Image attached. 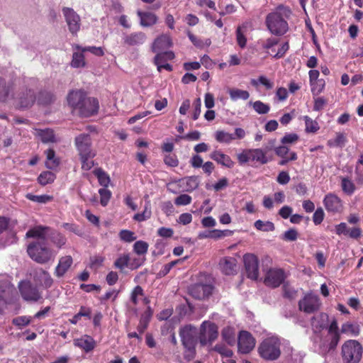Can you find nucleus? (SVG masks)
<instances>
[{
	"mask_svg": "<svg viewBox=\"0 0 363 363\" xmlns=\"http://www.w3.org/2000/svg\"><path fill=\"white\" fill-rule=\"evenodd\" d=\"M67 102L72 108L77 109L82 117L96 114L99 108L98 100L86 97V93L81 89L71 91L67 95Z\"/></svg>",
	"mask_w": 363,
	"mask_h": 363,
	"instance_id": "nucleus-1",
	"label": "nucleus"
},
{
	"mask_svg": "<svg viewBox=\"0 0 363 363\" xmlns=\"http://www.w3.org/2000/svg\"><path fill=\"white\" fill-rule=\"evenodd\" d=\"M289 8L279 6L276 11L269 13L266 17L265 23L269 31L275 35L281 36L289 30L286 20L291 15Z\"/></svg>",
	"mask_w": 363,
	"mask_h": 363,
	"instance_id": "nucleus-2",
	"label": "nucleus"
},
{
	"mask_svg": "<svg viewBox=\"0 0 363 363\" xmlns=\"http://www.w3.org/2000/svg\"><path fill=\"white\" fill-rule=\"evenodd\" d=\"M29 257L35 262L44 264L54 261L57 252L53 250L45 241H34L27 247Z\"/></svg>",
	"mask_w": 363,
	"mask_h": 363,
	"instance_id": "nucleus-3",
	"label": "nucleus"
},
{
	"mask_svg": "<svg viewBox=\"0 0 363 363\" xmlns=\"http://www.w3.org/2000/svg\"><path fill=\"white\" fill-rule=\"evenodd\" d=\"M179 335L182 344L186 349L185 357L188 359H191L195 355V346L198 335L197 329L191 325H188L180 329Z\"/></svg>",
	"mask_w": 363,
	"mask_h": 363,
	"instance_id": "nucleus-4",
	"label": "nucleus"
},
{
	"mask_svg": "<svg viewBox=\"0 0 363 363\" xmlns=\"http://www.w3.org/2000/svg\"><path fill=\"white\" fill-rule=\"evenodd\" d=\"M258 350L262 358L267 360L277 359L281 354L279 338L277 336H271L264 339Z\"/></svg>",
	"mask_w": 363,
	"mask_h": 363,
	"instance_id": "nucleus-5",
	"label": "nucleus"
},
{
	"mask_svg": "<svg viewBox=\"0 0 363 363\" xmlns=\"http://www.w3.org/2000/svg\"><path fill=\"white\" fill-rule=\"evenodd\" d=\"M362 352V345L354 340H347L342 346V357L345 363H359Z\"/></svg>",
	"mask_w": 363,
	"mask_h": 363,
	"instance_id": "nucleus-6",
	"label": "nucleus"
},
{
	"mask_svg": "<svg viewBox=\"0 0 363 363\" xmlns=\"http://www.w3.org/2000/svg\"><path fill=\"white\" fill-rule=\"evenodd\" d=\"M237 158L241 165L250 162L264 164L269 161L267 151L262 148L245 149L238 154Z\"/></svg>",
	"mask_w": 363,
	"mask_h": 363,
	"instance_id": "nucleus-7",
	"label": "nucleus"
},
{
	"mask_svg": "<svg viewBox=\"0 0 363 363\" xmlns=\"http://www.w3.org/2000/svg\"><path fill=\"white\" fill-rule=\"evenodd\" d=\"M218 327L215 323L204 321L201 325L200 333L199 336L200 344L202 346L211 345V343L218 337Z\"/></svg>",
	"mask_w": 363,
	"mask_h": 363,
	"instance_id": "nucleus-8",
	"label": "nucleus"
},
{
	"mask_svg": "<svg viewBox=\"0 0 363 363\" xmlns=\"http://www.w3.org/2000/svg\"><path fill=\"white\" fill-rule=\"evenodd\" d=\"M18 289L25 301L35 302L41 298V294L38 289L29 281H21L18 284Z\"/></svg>",
	"mask_w": 363,
	"mask_h": 363,
	"instance_id": "nucleus-9",
	"label": "nucleus"
},
{
	"mask_svg": "<svg viewBox=\"0 0 363 363\" xmlns=\"http://www.w3.org/2000/svg\"><path fill=\"white\" fill-rule=\"evenodd\" d=\"M244 266L248 278L256 280L259 277V260L254 254L243 256Z\"/></svg>",
	"mask_w": 363,
	"mask_h": 363,
	"instance_id": "nucleus-10",
	"label": "nucleus"
},
{
	"mask_svg": "<svg viewBox=\"0 0 363 363\" xmlns=\"http://www.w3.org/2000/svg\"><path fill=\"white\" fill-rule=\"evenodd\" d=\"M328 333L327 340L323 345V352L335 349L340 340L337 323L335 320H333L330 324Z\"/></svg>",
	"mask_w": 363,
	"mask_h": 363,
	"instance_id": "nucleus-11",
	"label": "nucleus"
},
{
	"mask_svg": "<svg viewBox=\"0 0 363 363\" xmlns=\"http://www.w3.org/2000/svg\"><path fill=\"white\" fill-rule=\"evenodd\" d=\"M62 13L67 24L69 30L72 34H77L80 29V16L71 8L64 7Z\"/></svg>",
	"mask_w": 363,
	"mask_h": 363,
	"instance_id": "nucleus-12",
	"label": "nucleus"
},
{
	"mask_svg": "<svg viewBox=\"0 0 363 363\" xmlns=\"http://www.w3.org/2000/svg\"><path fill=\"white\" fill-rule=\"evenodd\" d=\"M16 293L15 288L8 280H4L0 284V313L4 307L13 300Z\"/></svg>",
	"mask_w": 363,
	"mask_h": 363,
	"instance_id": "nucleus-13",
	"label": "nucleus"
},
{
	"mask_svg": "<svg viewBox=\"0 0 363 363\" xmlns=\"http://www.w3.org/2000/svg\"><path fill=\"white\" fill-rule=\"evenodd\" d=\"M320 306L318 296L312 293L306 294L298 303L299 309L307 313H311L318 310Z\"/></svg>",
	"mask_w": 363,
	"mask_h": 363,
	"instance_id": "nucleus-14",
	"label": "nucleus"
},
{
	"mask_svg": "<svg viewBox=\"0 0 363 363\" xmlns=\"http://www.w3.org/2000/svg\"><path fill=\"white\" fill-rule=\"evenodd\" d=\"M238 346L240 353L247 354L254 349L255 340L249 332L242 330L238 335Z\"/></svg>",
	"mask_w": 363,
	"mask_h": 363,
	"instance_id": "nucleus-15",
	"label": "nucleus"
},
{
	"mask_svg": "<svg viewBox=\"0 0 363 363\" xmlns=\"http://www.w3.org/2000/svg\"><path fill=\"white\" fill-rule=\"evenodd\" d=\"M213 287L210 284L198 283L189 287V294L196 299H205L213 293Z\"/></svg>",
	"mask_w": 363,
	"mask_h": 363,
	"instance_id": "nucleus-16",
	"label": "nucleus"
},
{
	"mask_svg": "<svg viewBox=\"0 0 363 363\" xmlns=\"http://www.w3.org/2000/svg\"><path fill=\"white\" fill-rule=\"evenodd\" d=\"M74 143L79 155L96 153L91 149V139L89 134H79L75 138Z\"/></svg>",
	"mask_w": 363,
	"mask_h": 363,
	"instance_id": "nucleus-17",
	"label": "nucleus"
},
{
	"mask_svg": "<svg viewBox=\"0 0 363 363\" xmlns=\"http://www.w3.org/2000/svg\"><path fill=\"white\" fill-rule=\"evenodd\" d=\"M218 267L225 275H235L238 272V260L233 257H223L219 261Z\"/></svg>",
	"mask_w": 363,
	"mask_h": 363,
	"instance_id": "nucleus-18",
	"label": "nucleus"
},
{
	"mask_svg": "<svg viewBox=\"0 0 363 363\" xmlns=\"http://www.w3.org/2000/svg\"><path fill=\"white\" fill-rule=\"evenodd\" d=\"M285 274L281 269H270L264 279L267 286L275 288L279 286L284 280Z\"/></svg>",
	"mask_w": 363,
	"mask_h": 363,
	"instance_id": "nucleus-19",
	"label": "nucleus"
},
{
	"mask_svg": "<svg viewBox=\"0 0 363 363\" xmlns=\"http://www.w3.org/2000/svg\"><path fill=\"white\" fill-rule=\"evenodd\" d=\"M33 281L38 286L43 289H49L53 284V279L50 273L42 268H38L35 270Z\"/></svg>",
	"mask_w": 363,
	"mask_h": 363,
	"instance_id": "nucleus-20",
	"label": "nucleus"
},
{
	"mask_svg": "<svg viewBox=\"0 0 363 363\" xmlns=\"http://www.w3.org/2000/svg\"><path fill=\"white\" fill-rule=\"evenodd\" d=\"M172 45L170 36L162 34L157 37L152 44L151 50L153 52H164L163 51Z\"/></svg>",
	"mask_w": 363,
	"mask_h": 363,
	"instance_id": "nucleus-21",
	"label": "nucleus"
},
{
	"mask_svg": "<svg viewBox=\"0 0 363 363\" xmlns=\"http://www.w3.org/2000/svg\"><path fill=\"white\" fill-rule=\"evenodd\" d=\"M324 206L328 211L339 212L342 209V201L334 194H327L323 199Z\"/></svg>",
	"mask_w": 363,
	"mask_h": 363,
	"instance_id": "nucleus-22",
	"label": "nucleus"
},
{
	"mask_svg": "<svg viewBox=\"0 0 363 363\" xmlns=\"http://www.w3.org/2000/svg\"><path fill=\"white\" fill-rule=\"evenodd\" d=\"M74 345L88 353L95 348L96 343L91 336L84 335L74 340Z\"/></svg>",
	"mask_w": 363,
	"mask_h": 363,
	"instance_id": "nucleus-23",
	"label": "nucleus"
},
{
	"mask_svg": "<svg viewBox=\"0 0 363 363\" xmlns=\"http://www.w3.org/2000/svg\"><path fill=\"white\" fill-rule=\"evenodd\" d=\"M125 44L130 46H139L147 40V35L143 32H135L125 35L123 38Z\"/></svg>",
	"mask_w": 363,
	"mask_h": 363,
	"instance_id": "nucleus-24",
	"label": "nucleus"
},
{
	"mask_svg": "<svg viewBox=\"0 0 363 363\" xmlns=\"http://www.w3.org/2000/svg\"><path fill=\"white\" fill-rule=\"evenodd\" d=\"M73 263L71 256L67 255L60 258L57 265L55 269V275L57 277H63L69 270Z\"/></svg>",
	"mask_w": 363,
	"mask_h": 363,
	"instance_id": "nucleus-25",
	"label": "nucleus"
},
{
	"mask_svg": "<svg viewBox=\"0 0 363 363\" xmlns=\"http://www.w3.org/2000/svg\"><path fill=\"white\" fill-rule=\"evenodd\" d=\"M210 157L218 164L228 168H232L235 164V162L230 156L223 153L220 150L213 151L210 155Z\"/></svg>",
	"mask_w": 363,
	"mask_h": 363,
	"instance_id": "nucleus-26",
	"label": "nucleus"
},
{
	"mask_svg": "<svg viewBox=\"0 0 363 363\" xmlns=\"http://www.w3.org/2000/svg\"><path fill=\"white\" fill-rule=\"evenodd\" d=\"M35 94L32 90H26L16 99V106L21 108L30 106L35 101Z\"/></svg>",
	"mask_w": 363,
	"mask_h": 363,
	"instance_id": "nucleus-27",
	"label": "nucleus"
},
{
	"mask_svg": "<svg viewBox=\"0 0 363 363\" xmlns=\"http://www.w3.org/2000/svg\"><path fill=\"white\" fill-rule=\"evenodd\" d=\"M130 300L134 306H137L140 301H142L145 305H147L150 303L149 298L145 296L143 289L140 286H136L133 289L130 295Z\"/></svg>",
	"mask_w": 363,
	"mask_h": 363,
	"instance_id": "nucleus-28",
	"label": "nucleus"
},
{
	"mask_svg": "<svg viewBox=\"0 0 363 363\" xmlns=\"http://www.w3.org/2000/svg\"><path fill=\"white\" fill-rule=\"evenodd\" d=\"M137 14L140 18V24L143 27H150L157 22L158 18L153 13L138 11Z\"/></svg>",
	"mask_w": 363,
	"mask_h": 363,
	"instance_id": "nucleus-29",
	"label": "nucleus"
},
{
	"mask_svg": "<svg viewBox=\"0 0 363 363\" xmlns=\"http://www.w3.org/2000/svg\"><path fill=\"white\" fill-rule=\"evenodd\" d=\"M83 48L79 45H74V52L72 55V60L71 62V66L74 68L84 67L86 65L84 56L82 51Z\"/></svg>",
	"mask_w": 363,
	"mask_h": 363,
	"instance_id": "nucleus-30",
	"label": "nucleus"
},
{
	"mask_svg": "<svg viewBox=\"0 0 363 363\" xmlns=\"http://www.w3.org/2000/svg\"><path fill=\"white\" fill-rule=\"evenodd\" d=\"M48 230V228L43 226H36L30 229L26 233V238H37V241H45L46 235Z\"/></svg>",
	"mask_w": 363,
	"mask_h": 363,
	"instance_id": "nucleus-31",
	"label": "nucleus"
},
{
	"mask_svg": "<svg viewBox=\"0 0 363 363\" xmlns=\"http://www.w3.org/2000/svg\"><path fill=\"white\" fill-rule=\"evenodd\" d=\"M157 55L154 58V63L157 66L158 72H162V64L167 62V60H172L174 54L172 52H156Z\"/></svg>",
	"mask_w": 363,
	"mask_h": 363,
	"instance_id": "nucleus-32",
	"label": "nucleus"
},
{
	"mask_svg": "<svg viewBox=\"0 0 363 363\" xmlns=\"http://www.w3.org/2000/svg\"><path fill=\"white\" fill-rule=\"evenodd\" d=\"M328 315L325 313H320L314 317L312 320V326L315 330H320L328 326Z\"/></svg>",
	"mask_w": 363,
	"mask_h": 363,
	"instance_id": "nucleus-33",
	"label": "nucleus"
},
{
	"mask_svg": "<svg viewBox=\"0 0 363 363\" xmlns=\"http://www.w3.org/2000/svg\"><path fill=\"white\" fill-rule=\"evenodd\" d=\"M228 93L232 101H238L239 99L247 100L250 97V93L247 91L237 88L230 89Z\"/></svg>",
	"mask_w": 363,
	"mask_h": 363,
	"instance_id": "nucleus-34",
	"label": "nucleus"
},
{
	"mask_svg": "<svg viewBox=\"0 0 363 363\" xmlns=\"http://www.w3.org/2000/svg\"><path fill=\"white\" fill-rule=\"evenodd\" d=\"M46 155V161L45 166L47 168L53 169L56 168L59 164L60 161L57 157L55 156V152L52 149H48L45 151Z\"/></svg>",
	"mask_w": 363,
	"mask_h": 363,
	"instance_id": "nucleus-35",
	"label": "nucleus"
},
{
	"mask_svg": "<svg viewBox=\"0 0 363 363\" xmlns=\"http://www.w3.org/2000/svg\"><path fill=\"white\" fill-rule=\"evenodd\" d=\"M37 135L40 138L41 141L44 143L55 142V135L53 130L49 128L36 130Z\"/></svg>",
	"mask_w": 363,
	"mask_h": 363,
	"instance_id": "nucleus-36",
	"label": "nucleus"
},
{
	"mask_svg": "<svg viewBox=\"0 0 363 363\" xmlns=\"http://www.w3.org/2000/svg\"><path fill=\"white\" fill-rule=\"evenodd\" d=\"M215 139L220 143L230 144L234 140V135L224 130H217L215 133Z\"/></svg>",
	"mask_w": 363,
	"mask_h": 363,
	"instance_id": "nucleus-37",
	"label": "nucleus"
},
{
	"mask_svg": "<svg viewBox=\"0 0 363 363\" xmlns=\"http://www.w3.org/2000/svg\"><path fill=\"white\" fill-rule=\"evenodd\" d=\"M341 332L352 336H357L359 333V327L357 323L347 322L342 324Z\"/></svg>",
	"mask_w": 363,
	"mask_h": 363,
	"instance_id": "nucleus-38",
	"label": "nucleus"
},
{
	"mask_svg": "<svg viewBox=\"0 0 363 363\" xmlns=\"http://www.w3.org/2000/svg\"><path fill=\"white\" fill-rule=\"evenodd\" d=\"M248 105L252 106L254 111L258 114H266L270 110V106L267 104H264L261 101H250Z\"/></svg>",
	"mask_w": 363,
	"mask_h": 363,
	"instance_id": "nucleus-39",
	"label": "nucleus"
},
{
	"mask_svg": "<svg viewBox=\"0 0 363 363\" xmlns=\"http://www.w3.org/2000/svg\"><path fill=\"white\" fill-rule=\"evenodd\" d=\"M91 313V310L90 308L82 306L80 307L79 311L75 314L72 318L69 319V322L73 325H76L82 317H86L87 318L90 319Z\"/></svg>",
	"mask_w": 363,
	"mask_h": 363,
	"instance_id": "nucleus-40",
	"label": "nucleus"
},
{
	"mask_svg": "<svg viewBox=\"0 0 363 363\" xmlns=\"http://www.w3.org/2000/svg\"><path fill=\"white\" fill-rule=\"evenodd\" d=\"M303 119L305 122V125H306L305 130L306 133H315L320 129V126H319L318 122L315 120H313L309 116H304L303 117Z\"/></svg>",
	"mask_w": 363,
	"mask_h": 363,
	"instance_id": "nucleus-41",
	"label": "nucleus"
},
{
	"mask_svg": "<svg viewBox=\"0 0 363 363\" xmlns=\"http://www.w3.org/2000/svg\"><path fill=\"white\" fill-rule=\"evenodd\" d=\"M346 143V137L344 133H337L334 138L330 139L327 144L330 147H343Z\"/></svg>",
	"mask_w": 363,
	"mask_h": 363,
	"instance_id": "nucleus-42",
	"label": "nucleus"
},
{
	"mask_svg": "<svg viewBox=\"0 0 363 363\" xmlns=\"http://www.w3.org/2000/svg\"><path fill=\"white\" fill-rule=\"evenodd\" d=\"M96 153L79 155L80 160L82 162V168L84 170H89L94 166L93 158L95 157Z\"/></svg>",
	"mask_w": 363,
	"mask_h": 363,
	"instance_id": "nucleus-43",
	"label": "nucleus"
},
{
	"mask_svg": "<svg viewBox=\"0 0 363 363\" xmlns=\"http://www.w3.org/2000/svg\"><path fill=\"white\" fill-rule=\"evenodd\" d=\"M151 206H150V201H147L145 204L144 210L142 213H136L133 219L141 222L147 220L151 216Z\"/></svg>",
	"mask_w": 363,
	"mask_h": 363,
	"instance_id": "nucleus-44",
	"label": "nucleus"
},
{
	"mask_svg": "<svg viewBox=\"0 0 363 363\" xmlns=\"http://www.w3.org/2000/svg\"><path fill=\"white\" fill-rule=\"evenodd\" d=\"M56 179L55 174L50 171L43 172L38 177V182L43 185L45 186L48 184L52 183Z\"/></svg>",
	"mask_w": 363,
	"mask_h": 363,
	"instance_id": "nucleus-45",
	"label": "nucleus"
},
{
	"mask_svg": "<svg viewBox=\"0 0 363 363\" xmlns=\"http://www.w3.org/2000/svg\"><path fill=\"white\" fill-rule=\"evenodd\" d=\"M255 228L260 231L269 232L273 231L275 229L274 225L271 221H263L262 220H257L254 223Z\"/></svg>",
	"mask_w": 363,
	"mask_h": 363,
	"instance_id": "nucleus-46",
	"label": "nucleus"
},
{
	"mask_svg": "<svg viewBox=\"0 0 363 363\" xmlns=\"http://www.w3.org/2000/svg\"><path fill=\"white\" fill-rule=\"evenodd\" d=\"M222 337L228 345H233L235 342V333L233 328L226 327L222 330Z\"/></svg>",
	"mask_w": 363,
	"mask_h": 363,
	"instance_id": "nucleus-47",
	"label": "nucleus"
},
{
	"mask_svg": "<svg viewBox=\"0 0 363 363\" xmlns=\"http://www.w3.org/2000/svg\"><path fill=\"white\" fill-rule=\"evenodd\" d=\"M26 197L32 201L39 203H46L52 200V196L46 194L33 195L32 194H27Z\"/></svg>",
	"mask_w": 363,
	"mask_h": 363,
	"instance_id": "nucleus-48",
	"label": "nucleus"
},
{
	"mask_svg": "<svg viewBox=\"0 0 363 363\" xmlns=\"http://www.w3.org/2000/svg\"><path fill=\"white\" fill-rule=\"evenodd\" d=\"M279 42L278 38L270 37L266 40L260 39L258 41V43L262 46V48L264 50H270L272 49L275 45H277Z\"/></svg>",
	"mask_w": 363,
	"mask_h": 363,
	"instance_id": "nucleus-49",
	"label": "nucleus"
},
{
	"mask_svg": "<svg viewBox=\"0 0 363 363\" xmlns=\"http://www.w3.org/2000/svg\"><path fill=\"white\" fill-rule=\"evenodd\" d=\"M341 186L342 191L348 195L352 194L355 190L354 183L350 179L346 177L342 179Z\"/></svg>",
	"mask_w": 363,
	"mask_h": 363,
	"instance_id": "nucleus-50",
	"label": "nucleus"
},
{
	"mask_svg": "<svg viewBox=\"0 0 363 363\" xmlns=\"http://www.w3.org/2000/svg\"><path fill=\"white\" fill-rule=\"evenodd\" d=\"M213 350L217 352L222 357H226V358H230L233 354V352L231 350L228 349L227 347H225L224 345H222V344L216 345L213 348Z\"/></svg>",
	"mask_w": 363,
	"mask_h": 363,
	"instance_id": "nucleus-51",
	"label": "nucleus"
},
{
	"mask_svg": "<svg viewBox=\"0 0 363 363\" xmlns=\"http://www.w3.org/2000/svg\"><path fill=\"white\" fill-rule=\"evenodd\" d=\"M245 26L242 25V26H238L236 30V40L238 45L241 48H244L247 44V38L242 32V28Z\"/></svg>",
	"mask_w": 363,
	"mask_h": 363,
	"instance_id": "nucleus-52",
	"label": "nucleus"
},
{
	"mask_svg": "<svg viewBox=\"0 0 363 363\" xmlns=\"http://www.w3.org/2000/svg\"><path fill=\"white\" fill-rule=\"evenodd\" d=\"M147 249L148 244L145 241H137L135 242L133 245L134 252L139 255L146 254V252H147Z\"/></svg>",
	"mask_w": 363,
	"mask_h": 363,
	"instance_id": "nucleus-53",
	"label": "nucleus"
},
{
	"mask_svg": "<svg viewBox=\"0 0 363 363\" xmlns=\"http://www.w3.org/2000/svg\"><path fill=\"white\" fill-rule=\"evenodd\" d=\"M311 86V91L313 95H318L320 94L325 88V81L323 79H319L313 82V84H310Z\"/></svg>",
	"mask_w": 363,
	"mask_h": 363,
	"instance_id": "nucleus-54",
	"label": "nucleus"
},
{
	"mask_svg": "<svg viewBox=\"0 0 363 363\" xmlns=\"http://www.w3.org/2000/svg\"><path fill=\"white\" fill-rule=\"evenodd\" d=\"M299 139V136L296 133H286L281 138V143L283 145H291L296 143Z\"/></svg>",
	"mask_w": 363,
	"mask_h": 363,
	"instance_id": "nucleus-55",
	"label": "nucleus"
},
{
	"mask_svg": "<svg viewBox=\"0 0 363 363\" xmlns=\"http://www.w3.org/2000/svg\"><path fill=\"white\" fill-rule=\"evenodd\" d=\"M100 194V203L103 206H106L111 196V192L106 188H102L99 190Z\"/></svg>",
	"mask_w": 363,
	"mask_h": 363,
	"instance_id": "nucleus-56",
	"label": "nucleus"
},
{
	"mask_svg": "<svg viewBox=\"0 0 363 363\" xmlns=\"http://www.w3.org/2000/svg\"><path fill=\"white\" fill-rule=\"evenodd\" d=\"M95 174L97 176L99 184L105 188L107 187L110 182L109 177L101 169L96 170Z\"/></svg>",
	"mask_w": 363,
	"mask_h": 363,
	"instance_id": "nucleus-57",
	"label": "nucleus"
},
{
	"mask_svg": "<svg viewBox=\"0 0 363 363\" xmlns=\"http://www.w3.org/2000/svg\"><path fill=\"white\" fill-rule=\"evenodd\" d=\"M31 321V317L23 315V316H18L13 319V324L21 328L23 326H26L30 324Z\"/></svg>",
	"mask_w": 363,
	"mask_h": 363,
	"instance_id": "nucleus-58",
	"label": "nucleus"
},
{
	"mask_svg": "<svg viewBox=\"0 0 363 363\" xmlns=\"http://www.w3.org/2000/svg\"><path fill=\"white\" fill-rule=\"evenodd\" d=\"M129 262V256L128 255H121L114 262V266L120 269H123L128 266Z\"/></svg>",
	"mask_w": 363,
	"mask_h": 363,
	"instance_id": "nucleus-59",
	"label": "nucleus"
},
{
	"mask_svg": "<svg viewBox=\"0 0 363 363\" xmlns=\"http://www.w3.org/2000/svg\"><path fill=\"white\" fill-rule=\"evenodd\" d=\"M192 199L188 194H181L177 196L174 200V203L177 206H186L191 203Z\"/></svg>",
	"mask_w": 363,
	"mask_h": 363,
	"instance_id": "nucleus-60",
	"label": "nucleus"
},
{
	"mask_svg": "<svg viewBox=\"0 0 363 363\" xmlns=\"http://www.w3.org/2000/svg\"><path fill=\"white\" fill-rule=\"evenodd\" d=\"M274 152L277 156L280 157H285L290 156V152L292 151H290V149L287 145L282 144V145L275 147Z\"/></svg>",
	"mask_w": 363,
	"mask_h": 363,
	"instance_id": "nucleus-61",
	"label": "nucleus"
},
{
	"mask_svg": "<svg viewBox=\"0 0 363 363\" xmlns=\"http://www.w3.org/2000/svg\"><path fill=\"white\" fill-rule=\"evenodd\" d=\"M119 236L121 240L128 242H133L136 239L134 233L128 230H121L119 233Z\"/></svg>",
	"mask_w": 363,
	"mask_h": 363,
	"instance_id": "nucleus-62",
	"label": "nucleus"
},
{
	"mask_svg": "<svg viewBox=\"0 0 363 363\" xmlns=\"http://www.w3.org/2000/svg\"><path fill=\"white\" fill-rule=\"evenodd\" d=\"M231 234V232L230 230H211V238L218 240L226 236H228Z\"/></svg>",
	"mask_w": 363,
	"mask_h": 363,
	"instance_id": "nucleus-63",
	"label": "nucleus"
},
{
	"mask_svg": "<svg viewBox=\"0 0 363 363\" xmlns=\"http://www.w3.org/2000/svg\"><path fill=\"white\" fill-rule=\"evenodd\" d=\"M164 163L169 167H177L179 164V160L175 155L169 154L165 155L164 158Z\"/></svg>",
	"mask_w": 363,
	"mask_h": 363,
	"instance_id": "nucleus-64",
	"label": "nucleus"
}]
</instances>
